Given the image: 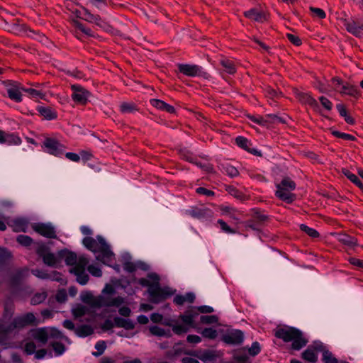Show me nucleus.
Here are the masks:
<instances>
[{
	"mask_svg": "<svg viewBox=\"0 0 363 363\" xmlns=\"http://www.w3.org/2000/svg\"><path fill=\"white\" fill-rule=\"evenodd\" d=\"M33 337L43 345H45L48 340L49 332L45 328H39L33 333Z\"/></svg>",
	"mask_w": 363,
	"mask_h": 363,
	"instance_id": "bb28decb",
	"label": "nucleus"
},
{
	"mask_svg": "<svg viewBox=\"0 0 363 363\" xmlns=\"http://www.w3.org/2000/svg\"><path fill=\"white\" fill-rule=\"evenodd\" d=\"M198 315V312L194 309L187 310L184 314L179 316V318L182 322L189 326H192L194 323V319Z\"/></svg>",
	"mask_w": 363,
	"mask_h": 363,
	"instance_id": "5701e85b",
	"label": "nucleus"
},
{
	"mask_svg": "<svg viewBox=\"0 0 363 363\" xmlns=\"http://www.w3.org/2000/svg\"><path fill=\"white\" fill-rule=\"evenodd\" d=\"M211 211L208 208H191L186 211V213L194 218L201 219L208 216Z\"/></svg>",
	"mask_w": 363,
	"mask_h": 363,
	"instance_id": "412c9836",
	"label": "nucleus"
},
{
	"mask_svg": "<svg viewBox=\"0 0 363 363\" xmlns=\"http://www.w3.org/2000/svg\"><path fill=\"white\" fill-rule=\"evenodd\" d=\"M49 337L55 339H66L62 333L55 328H51L49 332Z\"/></svg>",
	"mask_w": 363,
	"mask_h": 363,
	"instance_id": "13d9d810",
	"label": "nucleus"
},
{
	"mask_svg": "<svg viewBox=\"0 0 363 363\" xmlns=\"http://www.w3.org/2000/svg\"><path fill=\"white\" fill-rule=\"evenodd\" d=\"M244 338L243 333L240 330H231L228 331L223 336V340L230 345H238L242 342Z\"/></svg>",
	"mask_w": 363,
	"mask_h": 363,
	"instance_id": "4468645a",
	"label": "nucleus"
},
{
	"mask_svg": "<svg viewBox=\"0 0 363 363\" xmlns=\"http://www.w3.org/2000/svg\"><path fill=\"white\" fill-rule=\"evenodd\" d=\"M200 320L202 323L212 324L218 321V318L216 315H202Z\"/></svg>",
	"mask_w": 363,
	"mask_h": 363,
	"instance_id": "4d7b16f0",
	"label": "nucleus"
},
{
	"mask_svg": "<svg viewBox=\"0 0 363 363\" xmlns=\"http://www.w3.org/2000/svg\"><path fill=\"white\" fill-rule=\"evenodd\" d=\"M148 277L154 282L156 286L147 289L150 296V301L153 303H159L166 300L172 293L168 289H162L160 286V277L157 274L152 273L148 274Z\"/></svg>",
	"mask_w": 363,
	"mask_h": 363,
	"instance_id": "423d86ee",
	"label": "nucleus"
},
{
	"mask_svg": "<svg viewBox=\"0 0 363 363\" xmlns=\"http://www.w3.org/2000/svg\"><path fill=\"white\" fill-rule=\"evenodd\" d=\"M178 69L183 74L191 77L196 76L205 77L207 74L206 72H203L201 67L196 65L179 64Z\"/></svg>",
	"mask_w": 363,
	"mask_h": 363,
	"instance_id": "9b49d317",
	"label": "nucleus"
},
{
	"mask_svg": "<svg viewBox=\"0 0 363 363\" xmlns=\"http://www.w3.org/2000/svg\"><path fill=\"white\" fill-rule=\"evenodd\" d=\"M319 100L322 106L328 111H330L333 107L331 101L325 96H320Z\"/></svg>",
	"mask_w": 363,
	"mask_h": 363,
	"instance_id": "774afa93",
	"label": "nucleus"
},
{
	"mask_svg": "<svg viewBox=\"0 0 363 363\" xmlns=\"http://www.w3.org/2000/svg\"><path fill=\"white\" fill-rule=\"evenodd\" d=\"M300 229L303 232L306 233L308 236H310L313 238H318L320 235L319 233L316 230H315L314 228H310L304 224H301L300 225Z\"/></svg>",
	"mask_w": 363,
	"mask_h": 363,
	"instance_id": "79ce46f5",
	"label": "nucleus"
},
{
	"mask_svg": "<svg viewBox=\"0 0 363 363\" xmlns=\"http://www.w3.org/2000/svg\"><path fill=\"white\" fill-rule=\"evenodd\" d=\"M338 241L347 246H354L357 244V239L347 234H341L338 236Z\"/></svg>",
	"mask_w": 363,
	"mask_h": 363,
	"instance_id": "72a5a7b5",
	"label": "nucleus"
},
{
	"mask_svg": "<svg viewBox=\"0 0 363 363\" xmlns=\"http://www.w3.org/2000/svg\"><path fill=\"white\" fill-rule=\"evenodd\" d=\"M95 348L97 352H93V355L98 357L101 355L106 348V342L104 341H98L95 345Z\"/></svg>",
	"mask_w": 363,
	"mask_h": 363,
	"instance_id": "de8ad7c7",
	"label": "nucleus"
},
{
	"mask_svg": "<svg viewBox=\"0 0 363 363\" xmlns=\"http://www.w3.org/2000/svg\"><path fill=\"white\" fill-rule=\"evenodd\" d=\"M220 64L223 68V70L229 74H233L236 72L235 64L233 60L227 58H223L220 61Z\"/></svg>",
	"mask_w": 363,
	"mask_h": 363,
	"instance_id": "c85d7f7f",
	"label": "nucleus"
},
{
	"mask_svg": "<svg viewBox=\"0 0 363 363\" xmlns=\"http://www.w3.org/2000/svg\"><path fill=\"white\" fill-rule=\"evenodd\" d=\"M8 96L12 101L20 103L22 101V91H24V86L16 81L7 80L4 82Z\"/></svg>",
	"mask_w": 363,
	"mask_h": 363,
	"instance_id": "6e6552de",
	"label": "nucleus"
},
{
	"mask_svg": "<svg viewBox=\"0 0 363 363\" xmlns=\"http://www.w3.org/2000/svg\"><path fill=\"white\" fill-rule=\"evenodd\" d=\"M340 93L355 99H358L360 96V91L358 88L350 83H344L342 88L340 90Z\"/></svg>",
	"mask_w": 363,
	"mask_h": 363,
	"instance_id": "f3484780",
	"label": "nucleus"
},
{
	"mask_svg": "<svg viewBox=\"0 0 363 363\" xmlns=\"http://www.w3.org/2000/svg\"><path fill=\"white\" fill-rule=\"evenodd\" d=\"M94 333L93 328L88 325H82L75 330V334L81 337H84L91 335Z\"/></svg>",
	"mask_w": 363,
	"mask_h": 363,
	"instance_id": "473e14b6",
	"label": "nucleus"
},
{
	"mask_svg": "<svg viewBox=\"0 0 363 363\" xmlns=\"http://www.w3.org/2000/svg\"><path fill=\"white\" fill-rule=\"evenodd\" d=\"M332 84L333 86V89L340 92V90L342 88V85L344 84V82L339 77H333L331 79Z\"/></svg>",
	"mask_w": 363,
	"mask_h": 363,
	"instance_id": "5fc2aeb1",
	"label": "nucleus"
},
{
	"mask_svg": "<svg viewBox=\"0 0 363 363\" xmlns=\"http://www.w3.org/2000/svg\"><path fill=\"white\" fill-rule=\"evenodd\" d=\"M150 104L156 108L164 111L169 113H173L175 111V108L172 106L160 99H152L150 100Z\"/></svg>",
	"mask_w": 363,
	"mask_h": 363,
	"instance_id": "aec40b11",
	"label": "nucleus"
},
{
	"mask_svg": "<svg viewBox=\"0 0 363 363\" xmlns=\"http://www.w3.org/2000/svg\"><path fill=\"white\" fill-rule=\"evenodd\" d=\"M195 300V295L193 293H187L185 295H177L174 298V303L176 305L182 306L184 303H193Z\"/></svg>",
	"mask_w": 363,
	"mask_h": 363,
	"instance_id": "a878e982",
	"label": "nucleus"
},
{
	"mask_svg": "<svg viewBox=\"0 0 363 363\" xmlns=\"http://www.w3.org/2000/svg\"><path fill=\"white\" fill-rule=\"evenodd\" d=\"M260 346L257 342L252 344V346L248 349L249 354L252 356H255L260 352Z\"/></svg>",
	"mask_w": 363,
	"mask_h": 363,
	"instance_id": "680f3d73",
	"label": "nucleus"
},
{
	"mask_svg": "<svg viewBox=\"0 0 363 363\" xmlns=\"http://www.w3.org/2000/svg\"><path fill=\"white\" fill-rule=\"evenodd\" d=\"M73 26L75 28L74 35L78 39L82 38V33H83L87 36H94L93 31L90 28H86L79 21H74Z\"/></svg>",
	"mask_w": 363,
	"mask_h": 363,
	"instance_id": "a211bd4d",
	"label": "nucleus"
},
{
	"mask_svg": "<svg viewBox=\"0 0 363 363\" xmlns=\"http://www.w3.org/2000/svg\"><path fill=\"white\" fill-rule=\"evenodd\" d=\"M201 334L204 337L209 339H215L217 336L216 330L211 328H205L203 330Z\"/></svg>",
	"mask_w": 363,
	"mask_h": 363,
	"instance_id": "3c124183",
	"label": "nucleus"
},
{
	"mask_svg": "<svg viewBox=\"0 0 363 363\" xmlns=\"http://www.w3.org/2000/svg\"><path fill=\"white\" fill-rule=\"evenodd\" d=\"M315 348L308 347L301 354L302 358L310 362H316L318 360V355L315 352Z\"/></svg>",
	"mask_w": 363,
	"mask_h": 363,
	"instance_id": "c756f323",
	"label": "nucleus"
},
{
	"mask_svg": "<svg viewBox=\"0 0 363 363\" xmlns=\"http://www.w3.org/2000/svg\"><path fill=\"white\" fill-rule=\"evenodd\" d=\"M323 361L324 363H338L337 359L328 350L323 352Z\"/></svg>",
	"mask_w": 363,
	"mask_h": 363,
	"instance_id": "a18cd8bd",
	"label": "nucleus"
},
{
	"mask_svg": "<svg viewBox=\"0 0 363 363\" xmlns=\"http://www.w3.org/2000/svg\"><path fill=\"white\" fill-rule=\"evenodd\" d=\"M220 210H221L223 214L228 216L230 218L236 220H239V218L238 217V212L235 208L230 207V206H222L220 208Z\"/></svg>",
	"mask_w": 363,
	"mask_h": 363,
	"instance_id": "58836bf2",
	"label": "nucleus"
},
{
	"mask_svg": "<svg viewBox=\"0 0 363 363\" xmlns=\"http://www.w3.org/2000/svg\"><path fill=\"white\" fill-rule=\"evenodd\" d=\"M51 345L57 355L62 354L65 350V345L61 342H54Z\"/></svg>",
	"mask_w": 363,
	"mask_h": 363,
	"instance_id": "864d4df0",
	"label": "nucleus"
},
{
	"mask_svg": "<svg viewBox=\"0 0 363 363\" xmlns=\"http://www.w3.org/2000/svg\"><path fill=\"white\" fill-rule=\"evenodd\" d=\"M17 242L23 246H29L33 240L28 235H20L17 237Z\"/></svg>",
	"mask_w": 363,
	"mask_h": 363,
	"instance_id": "8fccbe9b",
	"label": "nucleus"
},
{
	"mask_svg": "<svg viewBox=\"0 0 363 363\" xmlns=\"http://www.w3.org/2000/svg\"><path fill=\"white\" fill-rule=\"evenodd\" d=\"M83 302L96 307L116 306L118 307L124 303V298L121 296L111 298L104 295L94 297L92 294L87 293L82 297Z\"/></svg>",
	"mask_w": 363,
	"mask_h": 363,
	"instance_id": "20e7f679",
	"label": "nucleus"
},
{
	"mask_svg": "<svg viewBox=\"0 0 363 363\" xmlns=\"http://www.w3.org/2000/svg\"><path fill=\"white\" fill-rule=\"evenodd\" d=\"M139 284L143 286H147L148 289L156 286V282H154L151 279L142 278L139 280Z\"/></svg>",
	"mask_w": 363,
	"mask_h": 363,
	"instance_id": "0e129e2a",
	"label": "nucleus"
},
{
	"mask_svg": "<svg viewBox=\"0 0 363 363\" xmlns=\"http://www.w3.org/2000/svg\"><path fill=\"white\" fill-rule=\"evenodd\" d=\"M22 140L21 139L16 135L15 134L13 133H11V134H7L6 135V137H5V142L4 143V144H7V145H20L21 143Z\"/></svg>",
	"mask_w": 363,
	"mask_h": 363,
	"instance_id": "ea45409f",
	"label": "nucleus"
},
{
	"mask_svg": "<svg viewBox=\"0 0 363 363\" xmlns=\"http://www.w3.org/2000/svg\"><path fill=\"white\" fill-rule=\"evenodd\" d=\"M89 260L84 256L79 257L77 266L72 267L69 272L77 276V281L81 285L86 284L89 281V276L85 273V268Z\"/></svg>",
	"mask_w": 363,
	"mask_h": 363,
	"instance_id": "0eeeda50",
	"label": "nucleus"
},
{
	"mask_svg": "<svg viewBox=\"0 0 363 363\" xmlns=\"http://www.w3.org/2000/svg\"><path fill=\"white\" fill-rule=\"evenodd\" d=\"M274 335L285 342H291V348L294 350H300L308 343V340L303 336V333L294 327L277 328L274 331Z\"/></svg>",
	"mask_w": 363,
	"mask_h": 363,
	"instance_id": "7ed1b4c3",
	"label": "nucleus"
},
{
	"mask_svg": "<svg viewBox=\"0 0 363 363\" xmlns=\"http://www.w3.org/2000/svg\"><path fill=\"white\" fill-rule=\"evenodd\" d=\"M345 26L347 30L355 36L361 37L363 35V26L358 25L356 22L353 21H347Z\"/></svg>",
	"mask_w": 363,
	"mask_h": 363,
	"instance_id": "6ab92c4d",
	"label": "nucleus"
},
{
	"mask_svg": "<svg viewBox=\"0 0 363 363\" xmlns=\"http://www.w3.org/2000/svg\"><path fill=\"white\" fill-rule=\"evenodd\" d=\"M33 229L40 235L47 238H56L55 228L50 223H35Z\"/></svg>",
	"mask_w": 363,
	"mask_h": 363,
	"instance_id": "ddd939ff",
	"label": "nucleus"
},
{
	"mask_svg": "<svg viewBox=\"0 0 363 363\" xmlns=\"http://www.w3.org/2000/svg\"><path fill=\"white\" fill-rule=\"evenodd\" d=\"M197 357L201 361H213L216 359V354L215 352L211 350H205L197 355Z\"/></svg>",
	"mask_w": 363,
	"mask_h": 363,
	"instance_id": "a19ab883",
	"label": "nucleus"
},
{
	"mask_svg": "<svg viewBox=\"0 0 363 363\" xmlns=\"http://www.w3.org/2000/svg\"><path fill=\"white\" fill-rule=\"evenodd\" d=\"M310 9L314 16H316L320 19L325 18V13L323 9H319V8H313V7H311Z\"/></svg>",
	"mask_w": 363,
	"mask_h": 363,
	"instance_id": "69168bd1",
	"label": "nucleus"
},
{
	"mask_svg": "<svg viewBox=\"0 0 363 363\" xmlns=\"http://www.w3.org/2000/svg\"><path fill=\"white\" fill-rule=\"evenodd\" d=\"M31 272L34 276L42 279H47L50 278V275L44 270L35 269H32Z\"/></svg>",
	"mask_w": 363,
	"mask_h": 363,
	"instance_id": "603ef678",
	"label": "nucleus"
},
{
	"mask_svg": "<svg viewBox=\"0 0 363 363\" xmlns=\"http://www.w3.org/2000/svg\"><path fill=\"white\" fill-rule=\"evenodd\" d=\"M12 314L13 309L11 308L9 309L6 306L3 318L0 320V337H4L26 326L37 325L40 323V321L38 320L32 313H27L11 320Z\"/></svg>",
	"mask_w": 363,
	"mask_h": 363,
	"instance_id": "f257e3e1",
	"label": "nucleus"
},
{
	"mask_svg": "<svg viewBox=\"0 0 363 363\" xmlns=\"http://www.w3.org/2000/svg\"><path fill=\"white\" fill-rule=\"evenodd\" d=\"M27 275H28V269H18L12 275L11 279V284L13 286L18 285L21 282V281Z\"/></svg>",
	"mask_w": 363,
	"mask_h": 363,
	"instance_id": "2f4dec72",
	"label": "nucleus"
},
{
	"mask_svg": "<svg viewBox=\"0 0 363 363\" xmlns=\"http://www.w3.org/2000/svg\"><path fill=\"white\" fill-rule=\"evenodd\" d=\"M35 349L36 346L33 342H26L24 347V351L28 355L34 354L35 352Z\"/></svg>",
	"mask_w": 363,
	"mask_h": 363,
	"instance_id": "bf43d9fd",
	"label": "nucleus"
},
{
	"mask_svg": "<svg viewBox=\"0 0 363 363\" xmlns=\"http://www.w3.org/2000/svg\"><path fill=\"white\" fill-rule=\"evenodd\" d=\"M138 110L137 106L134 103L123 102L120 105V111L123 113H130Z\"/></svg>",
	"mask_w": 363,
	"mask_h": 363,
	"instance_id": "f704fd0d",
	"label": "nucleus"
},
{
	"mask_svg": "<svg viewBox=\"0 0 363 363\" xmlns=\"http://www.w3.org/2000/svg\"><path fill=\"white\" fill-rule=\"evenodd\" d=\"M37 111L46 120H53L57 117V112L48 106H38Z\"/></svg>",
	"mask_w": 363,
	"mask_h": 363,
	"instance_id": "4be33fe9",
	"label": "nucleus"
},
{
	"mask_svg": "<svg viewBox=\"0 0 363 363\" xmlns=\"http://www.w3.org/2000/svg\"><path fill=\"white\" fill-rule=\"evenodd\" d=\"M343 173L345 175V177L350 180L352 183L356 184L359 188L361 189H363V184L362 182L359 179L357 175L352 173L350 171L347 169H343Z\"/></svg>",
	"mask_w": 363,
	"mask_h": 363,
	"instance_id": "e433bc0d",
	"label": "nucleus"
},
{
	"mask_svg": "<svg viewBox=\"0 0 363 363\" xmlns=\"http://www.w3.org/2000/svg\"><path fill=\"white\" fill-rule=\"evenodd\" d=\"M223 169L224 172H225L230 177H235L239 174L238 169L230 164L223 165Z\"/></svg>",
	"mask_w": 363,
	"mask_h": 363,
	"instance_id": "49530a36",
	"label": "nucleus"
},
{
	"mask_svg": "<svg viewBox=\"0 0 363 363\" xmlns=\"http://www.w3.org/2000/svg\"><path fill=\"white\" fill-rule=\"evenodd\" d=\"M35 252L43 259V263L49 267H55L59 262L57 257L50 252L49 247L44 244H38Z\"/></svg>",
	"mask_w": 363,
	"mask_h": 363,
	"instance_id": "1a4fd4ad",
	"label": "nucleus"
},
{
	"mask_svg": "<svg viewBox=\"0 0 363 363\" xmlns=\"http://www.w3.org/2000/svg\"><path fill=\"white\" fill-rule=\"evenodd\" d=\"M24 92H26L30 99H43L45 96V94H43L40 90L33 88L24 87Z\"/></svg>",
	"mask_w": 363,
	"mask_h": 363,
	"instance_id": "4c0bfd02",
	"label": "nucleus"
},
{
	"mask_svg": "<svg viewBox=\"0 0 363 363\" xmlns=\"http://www.w3.org/2000/svg\"><path fill=\"white\" fill-rule=\"evenodd\" d=\"M250 119L252 121L259 124V125H267L268 124V120L267 118H264V116H259V117H255V116H252L250 117Z\"/></svg>",
	"mask_w": 363,
	"mask_h": 363,
	"instance_id": "338daca9",
	"label": "nucleus"
},
{
	"mask_svg": "<svg viewBox=\"0 0 363 363\" xmlns=\"http://www.w3.org/2000/svg\"><path fill=\"white\" fill-rule=\"evenodd\" d=\"M332 134L337 137V138H342V139H344V140H355V137L350 135V134H347V133H342V132H340V131H337V130H333L332 132Z\"/></svg>",
	"mask_w": 363,
	"mask_h": 363,
	"instance_id": "09e8293b",
	"label": "nucleus"
},
{
	"mask_svg": "<svg viewBox=\"0 0 363 363\" xmlns=\"http://www.w3.org/2000/svg\"><path fill=\"white\" fill-rule=\"evenodd\" d=\"M149 330L152 335L158 337H169L171 335L170 331H166L156 325L150 327Z\"/></svg>",
	"mask_w": 363,
	"mask_h": 363,
	"instance_id": "c9c22d12",
	"label": "nucleus"
},
{
	"mask_svg": "<svg viewBox=\"0 0 363 363\" xmlns=\"http://www.w3.org/2000/svg\"><path fill=\"white\" fill-rule=\"evenodd\" d=\"M296 96L302 104H308L314 109L318 108V101L314 98H313L308 93L296 91Z\"/></svg>",
	"mask_w": 363,
	"mask_h": 363,
	"instance_id": "2eb2a0df",
	"label": "nucleus"
},
{
	"mask_svg": "<svg viewBox=\"0 0 363 363\" xmlns=\"http://www.w3.org/2000/svg\"><path fill=\"white\" fill-rule=\"evenodd\" d=\"M83 244L89 250L98 253L96 259L99 261L109 264L114 260V254L101 236H97L96 240L91 237H86L83 239Z\"/></svg>",
	"mask_w": 363,
	"mask_h": 363,
	"instance_id": "f03ea898",
	"label": "nucleus"
},
{
	"mask_svg": "<svg viewBox=\"0 0 363 363\" xmlns=\"http://www.w3.org/2000/svg\"><path fill=\"white\" fill-rule=\"evenodd\" d=\"M115 326L118 328H123L125 330H133L135 328L134 323L130 319H125L120 317H115L113 318Z\"/></svg>",
	"mask_w": 363,
	"mask_h": 363,
	"instance_id": "393cba45",
	"label": "nucleus"
},
{
	"mask_svg": "<svg viewBox=\"0 0 363 363\" xmlns=\"http://www.w3.org/2000/svg\"><path fill=\"white\" fill-rule=\"evenodd\" d=\"M245 16L250 20L262 23L267 20V15L264 12L257 9H252L244 13Z\"/></svg>",
	"mask_w": 363,
	"mask_h": 363,
	"instance_id": "dca6fc26",
	"label": "nucleus"
},
{
	"mask_svg": "<svg viewBox=\"0 0 363 363\" xmlns=\"http://www.w3.org/2000/svg\"><path fill=\"white\" fill-rule=\"evenodd\" d=\"M296 183L289 177L284 178L279 184H276L275 195L279 199L288 203H292L296 196L291 193L296 189Z\"/></svg>",
	"mask_w": 363,
	"mask_h": 363,
	"instance_id": "39448f33",
	"label": "nucleus"
},
{
	"mask_svg": "<svg viewBox=\"0 0 363 363\" xmlns=\"http://www.w3.org/2000/svg\"><path fill=\"white\" fill-rule=\"evenodd\" d=\"M218 223L219 224L222 230L226 233H235V230L232 229L225 221L220 219L218 220Z\"/></svg>",
	"mask_w": 363,
	"mask_h": 363,
	"instance_id": "052dcab7",
	"label": "nucleus"
},
{
	"mask_svg": "<svg viewBox=\"0 0 363 363\" xmlns=\"http://www.w3.org/2000/svg\"><path fill=\"white\" fill-rule=\"evenodd\" d=\"M188 327L182 325H173L172 331L177 335L184 334L188 332Z\"/></svg>",
	"mask_w": 363,
	"mask_h": 363,
	"instance_id": "6e6d98bb",
	"label": "nucleus"
},
{
	"mask_svg": "<svg viewBox=\"0 0 363 363\" xmlns=\"http://www.w3.org/2000/svg\"><path fill=\"white\" fill-rule=\"evenodd\" d=\"M71 89L73 91L72 94L73 101L79 104H86L90 96V93L78 84L72 85Z\"/></svg>",
	"mask_w": 363,
	"mask_h": 363,
	"instance_id": "f8f14e48",
	"label": "nucleus"
},
{
	"mask_svg": "<svg viewBox=\"0 0 363 363\" xmlns=\"http://www.w3.org/2000/svg\"><path fill=\"white\" fill-rule=\"evenodd\" d=\"M13 230L16 232L26 231L27 223L21 219H17L13 221Z\"/></svg>",
	"mask_w": 363,
	"mask_h": 363,
	"instance_id": "c03bdc74",
	"label": "nucleus"
},
{
	"mask_svg": "<svg viewBox=\"0 0 363 363\" xmlns=\"http://www.w3.org/2000/svg\"><path fill=\"white\" fill-rule=\"evenodd\" d=\"M235 143L237 144L238 146H239L240 147L251 152V153H253L254 155H256L257 153V150L253 149V150H251L250 148V143L249 142V140L245 138V137H242V136H238L235 138Z\"/></svg>",
	"mask_w": 363,
	"mask_h": 363,
	"instance_id": "7c9ffc66",
	"label": "nucleus"
},
{
	"mask_svg": "<svg viewBox=\"0 0 363 363\" xmlns=\"http://www.w3.org/2000/svg\"><path fill=\"white\" fill-rule=\"evenodd\" d=\"M89 272L96 277H101L102 275V272L101 270L100 269V268H99L98 267L96 266H94V265H89L87 268Z\"/></svg>",
	"mask_w": 363,
	"mask_h": 363,
	"instance_id": "e2e57ef3",
	"label": "nucleus"
},
{
	"mask_svg": "<svg viewBox=\"0 0 363 363\" xmlns=\"http://www.w3.org/2000/svg\"><path fill=\"white\" fill-rule=\"evenodd\" d=\"M82 15L81 17L84 20L89 22L94 23L98 26H101V19L99 15H94L91 13L86 9L83 8V13H80Z\"/></svg>",
	"mask_w": 363,
	"mask_h": 363,
	"instance_id": "cd10ccee",
	"label": "nucleus"
},
{
	"mask_svg": "<svg viewBox=\"0 0 363 363\" xmlns=\"http://www.w3.org/2000/svg\"><path fill=\"white\" fill-rule=\"evenodd\" d=\"M42 147L45 152L56 157L63 155L65 150V146L58 140L52 138H46Z\"/></svg>",
	"mask_w": 363,
	"mask_h": 363,
	"instance_id": "9d476101",
	"label": "nucleus"
},
{
	"mask_svg": "<svg viewBox=\"0 0 363 363\" xmlns=\"http://www.w3.org/2000/svg\"><path fill=\"white\" fill-rule=\"evenodd\" d=\"M60 255L65 259V262L67 265L73 266L72 267H74L78 264L79 257L78 258L74 252L70 251H65L62 252Z\"/></svg>",
	"mask_w": 363,
	"mask_h": 363,
	"instance_id": "b1692460",
	"label": "nucleus"
},
{
	"mask_svg": "<svg viewBox=\"0 0 363 363\" xmlns=\"http://www.w3.org/2000/svg\"><path fill=\"white\" fill-rule=\"evenodd\" d=\"M46 297L47 293L45 291L37 293L31 298V303L33 305L40 304L45 300Z\"/></svg>",
	"mask_w": 363,
	"mask_h": 363,
	"instance_id": "37998d69",
	"label": "nucleus"
}]
</instances>
